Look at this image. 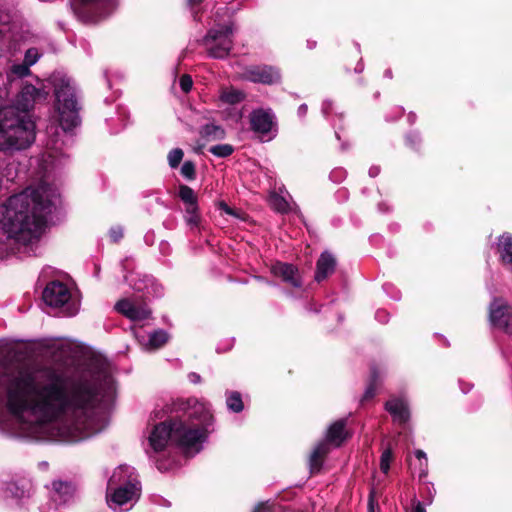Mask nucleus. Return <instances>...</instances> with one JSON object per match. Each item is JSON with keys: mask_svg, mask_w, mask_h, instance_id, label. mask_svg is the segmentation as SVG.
<instances>
[{"mask_svg": "<svg viewBox=\"0 0 512 512\" xmlns=\"http://www.w3.org/2000/svg\"><path fill=\"white\" fill-rule=\"evenodd\" d=\"M32 369L29 361L15 360L0 375V425L13 437L32 434Z\"/></svg>", "mask_w": 512, "mask_h": 512, "instance_id": "obj_4", "label": "nucleus"}, {"mask_svg": "<svg viewBox=\"0 0 512 512\" xmlns=\"http://www.w3.org/2000/svg\"><path fill=\"white\" fill-rule=\"evenodd\" d=\"M189 378H190L191 382H193V383H198V382H200V375H198V374H196V373H191V374L189 375Z\"/></svg>", "mask_w": 512, "mask_h": 512, "instance_id": "obj_48", "label": "nucleus"}, {"mask_svg": "<svg viewBox=\"0 0 512 512\" xmlns=\"http://www.w3.org/2000/svg\"><path fill=\"white\" fill-rule=\"evenodd\" d=\"M415 457L417 461H425V459H427L426 453L421 449L415 451Z\"/></svg>", "mask_w": 512, "mask_h": 512, "instance_id": "obj_44", "label": "nucleus"}, {"mask_svg": "<svg viewBox=\"0 0 512 512\" xmlns=\"http://www.w3.org/2000/svg\"><path fill=\"white\" fill-rule=\"evenodd\" d=\"M33 135H34V139L36 138V123L34 122V132H33Z\"/></svg>", "mask_w": 512, "mask_h": 512, "instance_id": "obj_50", "label": "nucleus"}, {"mask_svg": "<svg viewBox=\"0 0 512 512\" xmlns=\"http://www.w3.org/2000/svg\"><path fill=\"white\" fill-rule=\"evenodd\" d=\"M168 409L176 416L154 426L148 438L152 449L155 452L163 451L170 441L185 453H199L213 431L214 416L210 408L197 398L190 397L174 400Z\"/></svg>", "mask_w": 512, "mask_h": 512, "instance_id": "obj_3", "label": "nucleus"}, {"mask_svg": "<svg viewBox=\"0 0 512 512\" xmlns=\"http://www.w3.org/2000/svg\"><path fill=\"white\" fill-rule=\"evenodd\" d=\"M245 95L239 90H230L222 94L221 99L228 104H237L244 99Z\"/></svg>", "mask_w": 512, "mask_h": 512, "instance_id": "obj_32", "label": "nucleus"}, {"mask_svg": "<svg viewBox=\"0 0 512 512\" xmlns=\"http://www.w3.org/2000/svg\"><path fill=\"white\" fill-rule=\"evenodd\" d=\"M42 55H43V52H39V48L38 47H34V58H33L34 64L39 60V58Z\"/></svg>", "mask_w": 512, "mask_h": 512, "instance_id": "obj_46", "label": "nucleus"}, {"mask_svg": "<svg viewBox=\"0 0 512 512\" xmlns=\"http://www.w3.org/2000/svg\"><path fill=\"white\" fill-rule=\"evenodd\" d=\"M489 321L502 332L512 334V307L503 298L495 297L489 305Z\"/></svg>", "mask_w": 512, "mask_h": 512, "instance_id": "obj_11", "label": "nucleus"}, {"mask_svg": "<svg viewBox=\"0 0 512 512\" xmlns=\"http://www.w3.org/2000/svg\"><path fill=\"white\" fill-rule=\"evenodd\" d=\"M128 470L127 466H120L114 471L109 479L107 487V501L109 505L115 504L122 506L140 496V483L136 479H128L116 488H112L113 484L121 481V474Z\"/></svg>", "mask_w": 512, "mask_h": 512, "instance_id": "obj_10", "label": "nucleus"}, {"mask_svg": "<svg viewBox=\"0 0 512 512\" xmlns=\"http://www.w3.org/2000/svg\"><path fill=\"white\" fill-rule=\"evenodd\" d=\"M32 93L26 87L16 105L0 108V150H20L29 145Z\"/></svg>", "mask_w": 512, "mask_h": 512, "instance_id": "obj_5", "label": "nucleus"}, {"mask_svg": "<svg viewBox=\"0 0 512 512\" xmlns=\"http://www.w3.org/2000/svg\"><path fill=\"white\" fill-rule=\"evenodd\" d=\"M204 0H186V3L187 5L190 7V8H193L195 6H198L200 5L201 3H203Z\"/></svg>", "mask_w": 512, "mask_h": 512, "instance_id": "obj_45", "label": "nucleus"}, {"mask_svg": "<svg viewBox=\"0 0 512 512\" xmlns=\"http://www.w3.org/2000/svg\"><path fill=\"white\" fill-rule=\"evenodd\" d=\"M234 150L231 144H218L209 148V152L218 158H227L233 154Z\"/></svg>", "mask_w": 512, "mask_h": 512, "instance_id": "obj_29", "label": "nucleus"}, {"mask_svg": "<svg viewBox=\"0 0 512 512\" xmlns=\"http://www.w3.org/2000/svg\"><path fill=\"white\" fill-rule=\"evenodd\" d=\"M53 491L63 503L69 501L75 492V487L70 482L54 481Z\"/></svg>", "mask_w": 512, "mask_h": 512, "instance_id": "obj_24", "label": "nucleus"}, {"mask_svg": "<svg viewBox=\"0 0 512 512\" xmlns=\"http://www.w3.org/2000/svg\"><path fill=\"white\" fill-rule=\"evenodd\" d=\"M179 86L184 93L191 91L193 87V80L189 74H183L179 78Z\"/></svg>", "mask_w": 512, "mask_h": 512, "instance_id": "obj_35", "label": "nucleus"}, {"mask_svg": "<svg viewBox=\"0 0 512 512\" xmlns=\"http://www.w3.org/2000/svg\"><path fill=\"white\" fill-rule=\"evenodd\" d=\"M184 157V152L181 148L172 149L167 156L169 166L173 169L177 168Z\"/></svg>", "mask_w": 512, "mask_h": 512, "instance_id": "obj_33", "label": "nucleus"}, {"mask_svg": "<svg viewBox=\"0 0 512 512\" xmlns=\"http://www.w3.org/2000/svg\"><path fill=\"white\" fill-rule=\"evenodd\" d=\"M329 453L330 447L328 443L320 442L315 446L309 457V470L311 475L320 473Z\"/></svg>", "mask_w": 512, "mask_h": 512, "instance_id": "obj_18", "label": "nucleus"}, {"mask_svg": "<svg viewBox=\"0 0 512 512\" xmlns=\"http://www.w3.org/2000/svg\"><path fill=\"white\" fill-rule=\"evenodd\" d=\"M219 209H220V210H222V211H224V212H225L226 214H228V215H232V216H236V217L238 216V215H237L236 210H234L233 208H231V207H230L226 202H224V201H221V202L219 203Z\"/></svg>", "mask_w": 512, "mask_h": 512, "instance_id": "obj_41", "label": "nucleus"}, {"mask_svg": "<svg viewBox=\"0 0 512 512\" xmlns=\"http://www.w3.org/2000/svg\"><path fill=\"white\" fill-rule=\"evenodd\" d=\"M179 198L184 202V204H194V202H198L197 196L194 190L184 184L179 186Z\"/></svg>", "mask_w": 512, "mask_h": 512, "instance_id": "obj_30", "label": "nucleus"}, {"mask_svg": "<svg viewBox=\"0 0 512 512\" xmlns=\"http://www.w3.org/2000/svg\"><path fill=\"white\" fill-rule=\"evenodd\" d=\"M394 459L393 451L390 447H387L381 454L380 457V470L384 474H388L390 470V464Z\"/></svg>", "mask_w": 512, "mask_h": 512, "instance_id": "obj_31", "label": "nucleus"}, {"mask_svg": "<svg viewBox=\"0 0 512 512\" xmlns=\"http://www.w3.org/2000/svg\"><path fill=\"white\" fill-rule=\"evenodd\" d=\"M43 302L60 310L65 317L75 316L79 311V302L72 299L68 286L58 280L49 282L42 291Z\"/></svg>", "mask_w": 512, "mask_h": 512, "instance_id": "obj_8", "label": "nucleus"}, {"mask_svg": "<svg viewBox=\"0 0 512 512\" xmlns=\"http://www.w3.org/2000/svg\"><path fill=\"white\" fill-rule=\"evenodd\" d=\"M181 175L188 181L196 179V166L193 161H185L181 167Z\"/></svg>", "mask_w": 512, "mask_h": 512, "instance_id": "obj_34", "label": "nucleus"}, {"mask_svg": "<svg viewBox=\"0 0 512 512\" xmlns=\"http://www.w3.org/2000/svg\"><path fill=\"white\" fill-rule=\"evenodd\" d=\"M415 505L411 512H426L424 505L420 501H414Z\"/></svg>", "mask_w": 512, "mask_h": 512, "instance_id": "obj_43", "label": "nucleus"}, {"mask_svg": "<svg viewBox=\"0 0 512 512\" xmlns=\"http://www.w3.org/2000/svg\"><path fill=\"white\" fill-rule=\"evenodd\" d=\"M8 489L11 491L14 497L21 498L24 496V489L19 488L16 483H11Z\"/></svg>", "mask_w": 512, "mask_h": 512, "instance_id": "obj_39", "label": "nucleus"}, {"mask_svg": "<svg viewBox=\"0 0 512 512\" xmlns=\"http://www.w3.org/2000/svg\"><path fill=\"white\" fill-rule=\"evenodd\" d=\"M34 81V103L45 101L53 91L56 111L55 119L46 128L45 151L38 159L36 171L39 180L37 184L34 183L35 243L56 224L54 217L60 194L54 183V174L66 162L61 135L73 132L81 124V105L76 90L68 79L55 74L46 79L34 75Z\"/></svg>", "mask_w": 512, "mask_h": 512, "instance_id": "obj_2", "label": "nucleus"}, {"mask_svg": "<svg viewBox=\"0 0 512 512\" xmlns=\"http://www.w3.org/2000/svg\"><path fill=\"white\" fill-rule=\"evenodd\" d=\"M30 51V49L26 51L25 60L22 64H14L11 67L10 72L8 73V79L10 81L29 75V67L32 64V60L30 59Z\"/></svg>", "mask_w": 512, "mask_h": 512, "instance_id": "obj_23", "label": "nucleus"}, {"mask_svg": "<svg viewBox=\"0 0 512 512\" xmlns=\"http://www.w3.org/2000/svg\"><path fill=\"white\" fill-rule=\"evenodd\" d=\"M169 340V334L163 329H157L149 335L147 349L158 350L162 348Z\"/></svg>", "mask_w": 512, "mask_h": 512, "instance_id": "obj_25", "label": "nucleus"}, {"mask_svg": "<svg viewBox=\"0 0 512 512\" xmlns=\"http://www.w3.org/2000/svg\"><path fill=\"white\" fill-rule=\"evenodd\" d=\"M234 31L233 22L208 30L201 40V44L206 47L208 56L214 59L227 58L234 46Z\"/></svg>", "mask_w": 512, "mask_h": 512, "instance_id": "obj_9", "label": "nucleus"}, {"mask_svg": "<svg viewBox=\"0 0 512 512\" xmlns=\"http://www.w3.org/2000/svg\"><path fill=\"white\" fill-rule=\"evenodd\" d=\"M271 272L281 278L284 282L289 283L293 287L299 288L302 286V282L299 277L298 269L296 266L290 263L276 262Z\"/></svg>", "mask_w": 512, "mask_h": 512, "instance_id": "obj_16", "label": "nucleus"}, {"mask_svg": "<svg viewBox=\"0 0 512 512\" xmlns=\"http://www.w3.org/2000/svg\"><path fill=\"white\" fill-rule=\"evenodd\" d=\"M253 512H274V505L268 501L260 502L255 506Z\"/></svg>", "mask_w": 512, "mask_h": 512, "instance_id": "obj_38", "label": "nucleus"}, {"mask_svg": "<svg viewBox=\"0 0 512 512\" xmlns=\"http://www.w3.org/2000/svg\"><path fill=\"white\" fill-rule=\"evenodd\" d=\"M185 205H186L185 211L189 216L199 213L198 202H194V204H185Z\"/></svg>", "mask_w": 512, "mask_h": 512, "instance_id": "obj_42", "label": "nucleus"}, {"mask_svg": "<svg viewBox=\"0 0 512 512\" xmlns=\"http://www.w3.org/2000/svg\"><path fill=\"white\" fill-rule=\"evenodd\" d=\"M380 507L375 499V492L374 490H371L368 496V504H367V512H379Z\"/></svg>", "mask_w": 512, "mask_h": 512, "instance_id": "obj_37", "label": "nucleus"}, {"mask_svg": "<svg viewBox=\"0 0 512 512\" xmlns=\"http://www.w3.org/2000/svg\"><path fill=\"white\" fill-rule=\"evenodd\" d=\"M249 80L255 83L272 84L275 82L277 75L271 67H252L247 70Z\"/></svg>", "mask_w": 512, "mask_h": 512, "instance_id": "obj_20", "label": "nucleus"}, {"mask_svg": "<svg viewBox=\"0 0 512 512\" xmlns=\"http://www.w3.org/2000/svg\"><path fill=\"white\" fill-rule=\"evenodd\" d=\"M65 345L54 338L34 339V375L38 371L36 358L61 361ZM42 383L34 378V412L38 410L44 422H62L81 439L95 433L94 411L100 401V385L83 371H66L53 367L42 371Z\"/></svg>", "mask_w": 512, "mask_h": 512, "instance_id": "obj_1", "label": "nucleus"}, {"mask_svg": "<svg viewBox=\"0 0 512 512\" xmlns=\"http://www.w3.org/2000/svg\"><path fill=\"white\" fill-rule=\"evenodd\" d=\"M497 251L503 265L512 270V234L505 232L498 238Z\"/></svg>", "mask_w": 512, "mask_h": 512, "instance_id": "obj_19", "label": "nucleus"}, {"mask_svg": "<svg viewBox=\"0 0 512 512\" xmlns=\"http://www.w3.org/2000/svg\"><path fill=\"white\" fill-rule=\"evenodd\" d=\"M199 133L207 141L223 140L226 137L225 129L213 123L202 126Z\"/></svg>", "mask_w": 512, "mask_h": 512, "instance_id": "obj_22", "label": "nucleus"}, {"mask_svg": "<svg viewBox=\"0 0 512 512\" xmlns=\"http://www.w3.org/2000/svg\"><path fill=\"white\" fill-rule=\"evenodd\" d=\"M31 204L32 192L27 188L0 205V228L17 245L18 252L31 250Z\"/></svg>", "mask_w": 512, "mask_h": 512, "instance_id": "obj_6", "label": "nucleus"}, {"mask_svg": "<svg viewBox=\"0 0 512 512\" xmlns=\"http://www.w3.org/2000/svg\"><path fill=\"white\" fill-rule=\"evenodd\" d=\"M336 265L337 261L332 253L328 251L322 252L316 262L315 281L320 283L326 280L335 272Z\"/></svg>", "mask_w": 512, "mask_h": 512, "instance_id": "obj_15", "label": "nucleus"}, {"mask_svg": "<svg viewBox=\"0 0 512 512\" xmlns=\"http://www.w3.org/2000/svg\"><path fill=\"white\" fill-rule=\"evenodd\" d=\"M227 408L233 413H240L244 409V403L242 400L241 393L238 391L227 392L226 396Z\"/></svg>", "mask_w": 512, "mask_h": 512, "instance_id": "obj_26", "label": "nucleus"}, {"mask_svg": "<svg viewBox=\"0 0 512 512\" xmlns=\"http://www.w3.org/2000/svg\"><path fill=\"white\" fill-rule=\"evenodd\" d=\"M408 469L412 476L418 473L419 479H423L428 474V459L425 461H416L413 462L412 459H407Z\"/></svg>", "mask_w": 512, "mask_h": 512, "instance_id": "obj_28", "label": "nucleus"}, {"mask_svg": "<svg viewBox=\"0 0 512 512\" xmlns=\"http://www.w3.org/2000/svg\"><path fill=\"white\" fill-rule=\"evenodd\" d=\"M70 4L79 21L96 25L115 11L117 0H70Z\"/></svg>", "mask_w": 512, "mask_h": 512, "instance_id": "obj_7", "label": "nucleus"}, {"mask_svg": "<svg viewBox=\"0 0 512 512\" xmlns=\"http://www.w3.org/2000/svg\"><path fill=\"white\" fill-rule=\"evenodd\" d=\"M269 205L271 209L281 214L288 213L290 209L286 199L275 192L272 193L269 197Z\"/></svg>", "mask_w": 512, "mask_h": 512, "instance_id": "obj_27", "label": "nucleus"}, {"mask_svg": "<svg viewBox=\"0 0 512 512\" xmlns=\"http://www.w3.org/2000/svg\"><path fill=\"white\" fill-rule=\"evenodd\" d=\"M250 129L259 134L267 135L276 126L274 116L264 109L253 110L249 115Z\"/></svg>", "mask_w": 512, "mask_h": 512, "instance_id": "obj_13", "label": "nucleus"}, {"mask_svg": "<svg viewBox=\"0 0 512 512\" xmlns=\"http://www.w3.org/2000/svg\"><path fill=\"white\" fill-rule=\"evenodd\" d=\"M308 107L306 104H302L298 108V113L302 116H304L307 113Z\"/></svg>", "mask_w": 512, "mask_h": 512, "instance_id": "obj_47", "label": "nucleus"}, {"mask_svg": "<svg viewBox=\"0 0 512 512\" xmlns=\"http://www.w3.org/2000/svg\"><path fill=\"white\" fill-rule=\"evenodd\" d=\"M186 221H187L188 225H190L192 227H198L201 222V215H200V213L190 215L187 217Z\"/></svg>", "mask_w": 512, "mask_h": 512, "instance_id": "obj_40", "label": "nucleus"}, {"mask_svg": "<svg viewBox=\"0 0 512 512\" xmlns=\"http://www.w3.org/2000/svg\"><path fill=\"white\" fill-rule=\"evenodd\" d=\"M115 309L120 314L132 321H142L149 319L151 316V309L145 302H136L130 299H121L116 305Z\"/></svg>", "mask_w": 512, "mask_h": 512, "instance_id": "obj_12", "label": "nucleus"}, {"mask_svg": "<svg viewBox=\"0 0 512 512\" xmlns=\"http://www.w3.org/2000/svg\"><path fill=\"white\" fill-rule=\"evenodd\" d=\"M109 238L112 243H118L124 236L121 226H114L109 230Z\"/></svg>", "mask_w": 512, "mask_h": 512, "instance_id": "obj_36", "label": "nucleus"}, {"mask_svg": "<svg viewBox=\"0 0 512 512\" xmlns=\"http://www.w3.org/2000/svg\"><path fill=\"white\" fill-rule=\"evenodd\" d=\"M9 30V26L7 24H3L0 28V35L5 36L6 32Z\"/></svg>", "mask_w": 512, "mask_h": 512, "instance_id": "obj_49", "label": "nucleus"}, {"mask_svg": "<svg viewBox=\"0 0 512 512\" xmlns=\"http://www.w3.org/2000/svg\"><path fill=\"white\" fill-rule=\"evenodd\" d=\"M347 419L341 418L333 422L327 429L326 442L340 447L343 443L351 437V433L346 429Z\"/></svg>", "mask_w": 512, "mask_h": 512, "instance_id": "obj_14", "label": "nucleus"}, {"mask_svg": "<svg viewBox=\"0 0 512 512\" xmlns=\"http://www.w3.org/2000/svg\"><path fill=\"white\" fill-rule=\"evenodd\" d=\"M380 384L381 380L379 370L375 365L371 366L367 387L363 396L360 399V405H365L367 402L371 401L376 396V392Z\"/></svg>", "mask_w": 512, "mask_h": 512, "instance_id": "obj_21", "label": "nucleus"}, {"mask_svg": "<svg viewBox=\"0 0 512 512\" xmlns=\"http://www.w3.org/2000/svg\"><path fill=\"white\" fill-rule=\"evenodd\" d=\"M385 410L392 416L393 421L405 425L410 419V410L406 401L401 398H391L385 402Z\"/></svg>", "mask_w": 512, "mask_h": 512, "instance_id": "obj_17", "label": "nucleus"}]
</instances>
